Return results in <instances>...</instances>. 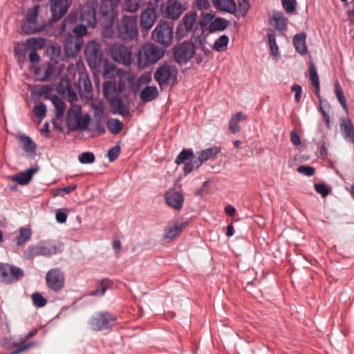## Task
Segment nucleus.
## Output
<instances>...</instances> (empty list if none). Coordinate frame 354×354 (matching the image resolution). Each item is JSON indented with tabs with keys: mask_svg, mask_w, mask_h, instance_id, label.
Wrapping results in <instances>:
<instances>
[{
	"mask_svg": "<svg viewBox=\"0 0 354 354\" xmlns=\"http://www.w3.org/2000/svg\"><path fill=\"white\" fill-rule=\"evenodd\" d=\"M28 59L31 63L37 64L39 62L40 57L36 50L34 49H30L28 53Z\"/></svg>",
	"mask_w": 354,
	"mask_h": 354,
	"instance_id": "nucleus-60",
	"label": "nucleus"
},
{
	"mask_svg": "<svg viewBox=\"0 0 354 354\" xmlns=\"http://www.w3.org/2000/svg\"><path fill=\"white\" fill-rule=\"evenodd\" d=\"M327 103L326 102H323L322 100H319V111L322 112L324 120L326 124V126L330 127V115L326 111Z\"/></svg>",
	"mask_w": 354,
	"mask_h": 354,
	"instance_id": "nucleus-52",
	"label": "nucleus"
},
{
	"mask_svg": "<svg viewBox=\"0 0 354 354\" xmlns=\"http://www.w3.org/2000/svg\"><path fill=\"white\" fill-rule=\"evenodd\" d=\"M24 275L19 268L8 263H0V281L9 284L17 281Z\"/></svg>",
	"mask_w": 354,
	"mask_h": 354,
	"instance_id": "nucleus-9",
	"label": "nucleus"
},
{
	"mask_svg": "<svg viewBox=\"0 0 354 354\" xmlns=\"http://www.w3.org/2000/svg\"><path fill=\"white\" fill-rule=\"evenodd\" d=\"M193 155V151L192 149H183L177 156L175 162L176 165L182 164L189 158H191Z\"/></svg>",
	"mask_w": 354,
	"mask_h": 354,
	"instance_id": "nucleus-43",
	"label": "nucleus"
},
{
	"mask_svg": "<svg viewBox=\"0 0 354 354\" xmlns=\"http://www.w3.org/2000/svg\"><path fill=\"white\" fill-rule=\"evenodd\" d=\"M290 140L292 143L295 146H298L301 144L299 136L295 131H292L290 133Z\"/></svg>",
	"mask_w": 354,
	"mask_h": 354,
	"instance_id": "nucleus-63",
	"label": "nucleus"
},
{
	"mask_svg": "<svg viewBox=\"0 0 354 354\" xmlns=\"http://www.w3.org/2000/svg\"><path fill=\"white\" fill-rule=\"evenodd\" d=\"M228 42V37L223 35L215 41L213 48L218 52H223L227 49Z\"/></svg>",
	"mask_w": 354,
	"mask_h": 354,
	"instance_id": "nucleus-41",
	"label": "nucleus"
},
{
	"mask_svg": "<svg viewBox=\"0 0 354 354\" xmlns=\"http://www.w3.org/2000/svg\"><path fill=\"white\" fill-rule=\"evenodd\" d=\"M341 130L345 138H349L354 142V128L350 120H344L341 124Z\"/></svg>",
	"mask_w": 354,
	"mask_h": 354,
	"instance_id": "nucleus-32",
	"label": "nucleus"
},
{
	"mask_svg": "<svg viewBox=\"0 0 354 354\" xmlns=\"http://www.w3.org/2000/svg\"><path fill=\"white\" fill-rule=\"evenodd\" d=\"M118 74V71L115 66L111 64H105L103 70V76L104 78H114Z\"/></svg>",
	"mask_w": 354,
	"mask_h": 354,
	"instance_id": "nucleus-46",
	"label": "nucleus"
},
{
	"mask_svg": "<svg viewBox=\"0 0 354 354\" xmlns=\"http://www.w3.org/2000/svg\"><path fill=\"white\" fill-rule=\"evenodd\" d=\"M123 128V124L118 119L111 118L107 121V129L113 134L119 133Z\"/></svg>",
	"mask_w": 354,
	"mask_h": 354,
	"instance_id": "nucleus-38",
	"label": "nucleus"
},
{
	"mask_svg": "<svg viewBox=\"0 0 354 354\" xmlns=\"http://www.w3.org/2000/svg\"><path fill=\"white\" fill-rule=\"evenodd\" d=\"M152 37L159 44L169 46L173 38V28L167 23L159 24L153 30Z\"/></svg>",
	"mask_w": 354,
	"mask_h": 354,
	"instance_id": "nucleus-14",
	"label": "nucleus"
},
{
	"mask_svg": "<svg viewBox=\"0 0 354 354\" xmlns=\"http://www.w3.org/2000/svg\"><path fill=\"white\" fill-rule=\"evenodd\" d=\"M165 55V50L153 44H146L136 53L137 65L144 68L159 61Z\"/></svg>",
	"mask_w": 354,
	"mask_h": 354,
	"instance_id": "nucleus-2",
	"label": "nucleus"
},
{
	"mask_svg": "<svg viewBox=\"0 0 354 354\" xmlns=\"http://www.w3.org/2000/svg\"><path fill=\"white\" fill-rule=\"evenodd\" d=\"M202 164L203 163L199 158L193 155V156L191 157L189 161L185 164L184 167V172L185 174H189L194 169L200 167Z\"/></svg>",
	"mask_w": 354,
	"mask_h": 354,
	"instance_id": "nucleus-39",
	"label": "nucleus"
},
{
	"mask_svg": "<svg viewBox=\"0 0 354 354\" xmlns=\"http://www.w3.org/2000/svg\"><path fill=\"white\" fill-rule=\"evenodd\" d=\"M214 6L220 10L230 13H233L236 11V5L234 1L232 0H212Z\"/></svg>",
	"mask_w": 354,
	"mask_h": 354,
	"instance_id": "nucleus-24",
	"label": "nucleus"
},
{
	"mask_svg": "<svg viewBox=\"0 0 354 354\" xmlns=\"http://www.w3.org/2000/svg\"><path fill=\"white\" fill-rule=\"evenodd\" d=\"M315 189L323 197L328 195L330 189L324 184H315Z\"/></svg>",
	"mask_w": 354,
	"mask_h": 354,
	"instance_id": "nucleus-57",
	"label": "nucleus"
},
{
	"mask_svg": "<svg viewBox=\"0 0 354 354\" xmlns=\"http://www.w3.org/2000/svg\"><path fill=\"white\" fill-rule=\"evenodd\" d=\"M27 46L30 49H34L37 50L38 49H42L45 44L46 40L43 38H30L26 40Z\"/></svg>",
	"mask_w": 354,
	"mask_h": 354,
	"instance_id": "nucleus-40",
	"label": "nucleus"
},
{
	"mask_svg": "<svg viewBox=\"0 0 354 354\" xmlns=\"http://www.w3.org/2000/svg\"><path fill=\"white\" fill-rule=\"evenodd\" d=\"M33 111L35 115L41 120L46 116V106L44 104L39 103L34 106Z\"/></svg>",
	"mask_w": 354,
	"mask_h": 354,
	"instance_id": "nucleus-51",
	"label": "nucleus"
},
{
	"mask_svg": "<svg viewBox=\"0 0 354 354\" xmlns=\"http://www.w3.org/2000/svg\"><path fill=\"white\" fill-rule=\"evenodd\" d=\"M85 56L91 68H95L98 67L102 59L100 45L94 41H89L86 46Z\"/></svg>",
	"mask_w": 354,
	"mask_h": 354,
	"instance_id": "nucleus-11",
	"label": "nucleus"
},
{
	"mask_svg": "<svg viewBox=\"0 0 354 354\" xmlns=\"http://www.w3.org/2000/svg\"><path fill=\"white\" fill-rule=\"evenodd\" d=\"M116 5L112 3L109 0H102L100 4L98 12V21L104 28L112 26L115 18L114 8Z\"/></svg>",
	"mask_w": 354,
	"mask_h": 354,
	"instance_id": "nucleus-8",
	"label": "nucleus"
},
{
	"mask_svg": "<svg viewBox=\"0 0 354 354\" xmlns=\"http://www.w3.org/2000/svg\"><path fill=\"white\" fill-rule=\"evenodd\" d=\"M196 3L200 10H207L210 7V0H196Z\"/></svg>",
	"mask_w": 354,
	"mask_h": 354,
	"instance_id": "nucleus-61",
	"label": "nucleus"
},
{
	"mask_svg": "<svg viewBox=\"0 0 354 354\" xmlns=\"http://www.w3.org/2000/svg\"><path fill=\"white\" fill-rule=\"evenodd\" d=\"M272 19L275 22L274 27L279 32L284 31L288 24V19L279 11L273 12Z\"/></svg>",
	"mask_w": 354,
	"mask_h": 354,
	"instance_id": "nucleus-26",
	"label": "nucleus"
},
{
	"mask_svg": "<svg viewBox=\"0 0 354 354\" xmlns=\"http://www.w3.org/2000/svg\"><path fill=\"white\" fill-rule=\"evenodd\" d=\"M32 299L33 304L39 308L44 307L47 303L46 299L38 292L32 295Z\"/></svg>",
	"mask_w": 354,
	"mask_h": 354,
	"instance_id": "nucleus-54",
	"label": "nucleus"
},
{
	"mask_svg": "<svg viewBox=\"0 0 354 354\" xmlns=\"http://www.w3.org/2000/svg\"><path fill=\"white\" fill-rule=\"evenodd\" d=\"M90 122L88 114L82 115L81 107L78 105H72L67 113L66 123L72 131H84L87 129Z\"/></svg>",
	"mask_w": 354,
	"mask_h": 354,
	"instance_id": "nucleus-5",
	"label": "nucleus"
},
{
	"mask_svg": "<svg viewBox=\"0 0 354 354\" xmlns=\"http://www.w3.org/2000/svg\"><path fill=\"white\" fill-rule=\"evenodd\" d=\"M186 225V223H176L169 226L165 230V239L171 241L174 237L178 236Z\"/></svg>",
	"mask_w": 354,
	"mask_h": 354,
	"instance_id": "nucleus-23",
	"label": "nucleus"
},
{
	"mask_svg": "<svg viewBox=\"0 0 354 354\" xmlns=\"http://www.w3.org/2000/svg\"><path fill=\"white\" fill-rule=\"evenodd\" d=\"M68 8V0H50L52 20L56 21L61 19L66 13Z\"/></svg>",
	"mask_w": 354,
	"mask_h": 354,
	"instance_id": "nucleus-18",
	"label": "nucleus"
},
{
	"mask_svg": "<svg viewBox=\"0 0 354 354\" xmlns=\"http://www.w3.org/2000/svg\"><path fill=\"white\" fill-rule=\"evenodd\" d=\"M281 3L288 13H292L296 10L297 1L295 0H281Z\"/></svg>",
	"mask_w": 354,
	"mask_h": 354,
	"instance_id": "nucleus-53",
	"label": "nucleus"
},
{
	"mask_svg": "<svg viewBox=\"0 0 354 354\" xmlns=\"http://www.w3.org/2000/svg\"><path fill=\"white\" fill-rule=\"evenodd\" d=\"M156 19V12L153 8L145 10L140 15V26L142 28L149 30Z\"/></svg>",
	"mask_w": 354,
	"mask_h": 354,
	"instance_id": "nucleus-21",
	"label": "nucleus"
},
{
	"mask_svg": "<svg viewBox=\"0 0 354 354\" xmlns=\"http://www.w3.org/2000/svg\"><path fill=\"white\" fill-rule=\"evenodd\" d=\"M267 36H268V42H269V46H270V48L271 50V53L274 56H277L279 54V48L277 45L275 36L272 33H268Z\"/></svg>",
	"mask_w": 354,
	"mask_h": 354,
	"instance_id": "nucleus-50",
	"label": "nucleus"
},
{
	"mask_svg": "<svg viewBox=\"0 0 354 354\" xmlns=\"http://www.w3.org/2000/svg\"><path fill=\"white\" fill-rule=\"evenodd\" d=\"M50 100L56 109V118L59 119L64 115L65 111L64 102L57 95H53Z\"/></svg>",
	"mask_w": 354,
	"mask_h": 354,
	"instance_id": "nucleus-35",
	"label": "nucleus"
},
{
	"mask_svg": "<svg viewBox=\"0 0 354 354\" xmlns=\"http://www.w3.org/2000/svg\"><path fill=\"white\" fill-rule=\"evenodd\" d=\"M31 236V231L28 228L21 227L19 230V235L17 238V245L19 246L24 245L28 241Z\"/></svg>",
	"mask_w": 354,
	"mask_h": 354,
	"instance_id": "nucleus-42",
	"label": "nucleus"
},
{
	"mask_svg": "<svg viewBox=\"0 0 354 354\" xmlns=\"http://www.w3.org/2000/svg\"><path fill=\"white\" fill-rule=\"evenodd\" d=\"M110 55L112 59L124 66H129L131 63V51L127 46L115 43L110 48Z\"/></svg>",
	"mask_w": 354,
	"mask_h": 354,
	"instance_id": "nucleus-10",
	"label": "nucleus"
},
{
	"mask_svg": "<svg viewBox=\"0 0 354 354\" xmlns=\"http://www.w3.org/2000/svg\"><path fill=\"white\" fill-rule=\"evenodd\" d=\"M142 0H125L123 10L128 12H136L141 7Z\"/></svg>",
	"mask_w": 354,
	"mask_h": 354,
	"instance_id": "nucleus-37",
	"label": "nucleus"
},
{
	"mask_svg": "<svg viewBox=\"0 0 354 354\" xmlns=\"http://www.w3.org/2000/svg\"><path fill=\"white\" fill-rule=\"evenodd\" d=\"M1 344L3 346H4L5 348H10L11 347H17V348L15 350L12 351L10 354L21 353L22 352L26 351V350H28V348H30V347H32L33 346V344L31 342L26 343V344H22L21 345H18L16 343L12 344V343L8 342V340L7 339L2 340Z\"/></svg>",
	"mask_w": 354,
	"mask_h": 354,
	"instance_id": "nucleus-28",
	"label": "nucleus"
},
{
	"mask_svg": "<svg viewBox=\"0 0 354 354\" xmlns=\"http://www.w3.org/2000/svg\"><path fill=\"white\" fill-rule=\"evenodd\" d=\"M40 6L36 5L28 10L26 19L21 24V30L26 34H35L40 32L44 27L45 23L39 15Z\"/></svg>",
	"mask_w": 354,
	"mask_h": 354,
	"instance_id": "nucleus-4",
	"label": "nucleus"
},
{
	"mask_svg": "<svg viewBox=\"0 0 354 354\" xmlns=\"http://www.w3.org/2000/svg\"><path fill=\"white\" fill-rule=\"evenodd\" d=\"M38 167L30 168L24 172L13 175L11 178L21 185H27L32 179V176L38 171Z\"/></svg>",
	"mask_w": 354,
	"mask_h": 354,
	"instance_id": "nucleus-22",
	"label": "nucleus"
},
{
	"mask_svg": "<svg viewBox=\"0 0 354 354\" xmlns=\"http://www.w3.org/2000/svg\"><path fill=\"white\" fill-rule=\"evenodd\" d=\"M62 244L54 241H41L29 246L24 252L26 259H32L37 256L49 257L62 251Z\"/></svg>",
	"mask_w": 354,
	"mask_h": 354,
	"instance_id": "nucleus-3",
	"label": "nucleus"
},
{
	"mask_svg": "<svg viewBox=\"0 0 354 354\" xmlns=\"http://www.w3.org/2000/svg\"><path fill=\"white\" fill-rule=\"evenodd\" d=\"M194 53V46L190 41H184L176 46L174 49V58L180 64L187 63L193 57Z\"/></svg>",
	"mask_w": 354,
	"mask_h": 354,
	"instance_id": "nucleus-12",
	"label": "nucleus"
},
{
	"mask_svg": "<svg viewBox=\"0 0 354 354\" xmlns=\"http://www.w3.org/2000/svg\"><path fill=\"white\" fill-rule=\"evenodd\" d=\"M291 90L295 92V100L297 102H299L301 99V87L298 84H294Z\"/></svg>",
	"mask_w": 354,
	"mask_h": 354,
	"instance_id": "nucleus-62",
	"label": "nucleus"
},
{
	"mask_svg": "<svg viewBox=\"0 0 354 354\" xmlns=\"http://www.w3.org/2000/svg\"><path fill=\"white\" fill-rule=\"evenodd\" d=\"M47 286L53 291H59L64 287V275L59 268H52L46 274Z\"/></svg>",
	"mask_w": 354,
	"mask_h": 354,
	"instance_id": "nucleus-15",
	"label": "nucleus"
},
{
	"mask_svg": "<svg viewBox=\"0 0 354 354\" xmlns=\"http://www.w3.org/2000/svg\"><path fill=\"white\" fill-rule=\"evenodd\" d=\"M220 151L221 149L219 147H212L201 151L198 153V157L203 163V162L216 156Z\"/></svg>",
	"mask_w": 354,
	"mask_h": 354,
	"instance_id": "nucleus-31",
	"label": "nucleus"
},
{
	"mask_svg": "<svg viewBox=\"0 0 354 354\" xmlns=\"http://www.w3.org/2000/svg\"><path fill=\"white\" fill-rule=\"evenodd\" d=\"M165 199L166 203L169 207L176 210H179L183 207L184 196L181 193L174 189L169 190L165 196Z\"/></svg>",
	"mask_w": 354,
	"mask_h": 354,
	"instance_id": "nucleus-19",
	"label": "nucleus"
},
{
	"mask_svg": "<svg viewBox=\"0 0 354 354\" xmlns=\"http://www.w3.org/2000/svg\"><path fill=\"white\" fill-rule=\"evenodd\" d=\"M55 67L52 64L48 65L44 71V75L41 79L42 81H47L49 78L54 75Z\"/></svg>",
	"mask_w": 354,
	"mask_h": 354,
	"instance_id": "nucleus-58",
	"label": "nucleus"
},
{
	"mask_svg": "<svg viewBox=\"0 0 354 354\" xmlns=\"http://www.w3.org/2000/svg\"><path fill=\"white\" fill-rule=\"evenodd\" d=\"M309 73L312 85L314 87H317L319 85V80L317 69L313 62H310Z\"/></svg>",
	"mask_w": 354,
	"mask_h": 354,
	"instance_id": "nucleus-47",
	"label": "nucleus"
},
{
	"mask_svg": "<svg viewBox=\"0 0 354 354\" xmlns=\"http://www.w3.org/2000/svg\"><path fill=\"white\" fill-rule=\"evenodd\" d=\"M80 87H83L84 90L86 93H89L92 90V86L91 82L88 77V75L86 74L81 75L80 77Z\"/></svg>",
	"mask_w": 354,
	"mask_h": 354,
	"instance_id": "nucleus-48",
	"label": "nucleus"
},
{
	"mask_svg": "<svg viewBox=\"0 0 354 354\" xmlns=\"http://www.w3.org/2000/svg\"><path fill=\"white\" fill-rule=\"evenodd\" d=\"M118 37L122 39H132L138 36L136 16H124L118 23Z\"/></svg>",
	"mask_w": 354,
	"mask_h": 354,
	"instance_id": "nucleus-7",
	"label": "nucleus"
},
{
	"mask_svg": "<svg viewBox=\"0 0 354 354\" xmlns=\"http://www.w3.org/2000/svg\"><path fill=\"white\" fill-rule=\"evenodd\" d=\"M246 120V115L242 112H239L233 115L230 120L229 129L231 133H236L241 130L240 126L238 122Z\"/></svg>",
	"mask_w": 354,
	"mask_h": 354,
	"instance_id": "nucleus-29",
	"label": "nucleus"
},
{
	"mask_svg": "<svg viewBox=\"0 0 354 354\" xmlns=\"http://www.w3.org/2000/svg\"><path fill=\"white\" fill-rule=\"evenodd\" d=\"M110 287V281L105 279H103L97 286L96 290L93 291L92 295H103L106 290Z\"/></svg>",
	"mask_w": 354,
	"mask_h": 354,
	"instance_id": "nucleus-44",
	"label": "nucleus"
},
{
	"mask_svg": "<svg viewBox=\"0 0 354 354\" xmlns=\"http://www.w3.org/2000/svg\"><path fill=\"white\" fill-rule=\"evenodd\" d=\"M97 3L95 0H88L81 6L79 14L71 13L68 15L60 25L59 34H65L67 29L71 28L72 24L78 22L84 23L88 27L93 28L97 22Z\"/></svg>",
	"mask_w": 354,
	"mask_h": 354,
	"instance_id": "nucleus-1",
	"label": "nucleus"
},
{
	"mask_svg": "<svg viewBox=\"0 0 354 354\" xmlns=\"http://www.w3.org/2000/svg\"><path fill=\"white\" fill-rule=\"evenodd\" d=\"M249 8L250 6L248 3L245 0H242V1L239 3V9L243 15H246Z\"/></svg>",
	"mask_w": 354,
	"mask_h": 354,
	"instance_id": "nucleus-64",
	"label": "nucleus"
},
{
	"mask_svg": "<svg viewBox=\"0 0 354 354\" xmlns=\"http://www.w3.org/2000/svg\"><path fill=\"white\" fill-rule=\"evenodd\" d=\"M120 151V146H114L111 148L108 151V157L111 162L114 161L119 156Z\"/></svg>",
	"mask_w": 354,
	"mask_h": 354,
	"instance_id": "nucleus-56",
	"label": "nucleus"
},
{
	"mask_svg": "<svg viewBox=\"0 0 354 354\" xmlns=\"http://www.w3.org/2000/svg\"><path fill=\"white\" fill-rule=\"evenodd\" d=\"M19 140L22 145L23 149L27 153H34L36 150V145L33 142L32 140L28 136H20Z\"/></svg>",
	"mask_w": 354,
	"mask_h": 354,
	"instance_id": "nucleus-34",
	"label": "nucleus"
},
{
	"mask_svg": "<svg viewBox=\"0 0 354 354\" xmlns=\"http://www.w3.org/2000/svg\"><path fill=\"white\" fill-rule=\"evenodd\" d=\"M111 106L115 109L116 113L122 115L129 113V108L127 104L119 97H113L111 101Z\"/></svg>",
	"mask_w": 354,
	"mask_h": 354,
	"instance_id": "nucleus-30",
	"label": "nucleus"
},
{
	"mask_svg": "<svg viewBox=\"0 0 354 354\" xmlns=\"http://www.w3.org/2000/svg\"><path fill=\"white\" fill-rule=\"evenodd\" d=\"M293 44L296 50L301 54L305 55L307 53V47L306 46V34L300 33L294 37Z\"/></svg>",
	"mask_w": 354,
	"mask_h": 354,
	"instance_id": "nucleus-27",
	"label": "nucleus"
},
{
	"mask_svg": "<svg viewBox=\"0 0 354 354\" xmlns=\"http://www.w3.org/2000/svg\"><path fill=\"white\" fill-rule=\"evenodd\" d=\"M67 214L61 209H57L55 213V218L57 222L64 223L67 219Z\"/></svg>",
	"mask_w": 354,
	"mask_h": 354,
	"instance_id": "nucleus-59",
	"label": "nucleus"
},
{
	"mask_svg": "<svg viewBox=\"0 0 354 354\" xmlns=\"http://www.w3.org/2000/svg\"><path fill=\"white\" fill-rule=\"evenodd\" d=\"M79 161L82 164H91L95 161V156L92 152H83L79 156Z\"/></svg>",
	"mask_w": 354,
	"mask_h": 354,
	"instance_id": "nucleus-49",
	"label": "nucleus"
},
{
	"mask_svg": "<svg viewBox=\"0 0 354 354\" xmlns=\"http://www.w3.org/2000/svg\"><path fill=\"white\" fill-rule=\"evenodd\" d=\"M84 41L82 38L70 35L64 42V51L67 57H74L81 50Z\"/></svg>",
	"mask_w": 354,
	"mask_h": 354,
	"instance_id": "nucleus-17",
	"label": "nucleus"
},
{
	"mask_svg": "<svg viewBox=\"0 0 354 354\" xmlns=\"http://www.w3.org/2000/svg\"><path fill=\"white\" fill-rule=\"evenodd\" d=\"M297 171L299 173L304 174L306 176H312L315 173V169L314 167H312L310 166H306V165H302V166L299 167L297 168Z\"/></svg>",
	"mask_w": 354,
	"mask_h": 354,
	"instance_id": "nucleus-55",
	"label": "nucleus"
},
{
	"mask_svg": "<svg viewBox=\"0 0 354 354\" xmlns=\"http://www.w3.org/2000/svg\"><path fill=\"white\" fill-rule=\"evenodd\" d=\"M72 28L73 32L74 33V36L75 37L82 38V37L87 34V28H89L88 26L84 24V23L78 22L77 24H72L71 28L67 29L69 30Z\"/></svg>",
	"mask_w": 354,
	"mask_h": 354,
	"instance_id": "nucleus-36",
	"label": "nucleus"
},
{
	"mask_svg": "<svg viewBox=\"0 0 354 354\" xmlns=\"http://www.w3.org/2000/svg\"><path fill=\"white\" fill-rule=\"evenodd\" d=\"M228 24L229 22L226 19L223 18H217L211 21L208 29L211 32L223 30L227 27Z\"/></svg>",
	"mask_w": 354,
	"mask_h": 354,
	"instance_id": "nucleus-33",
	"label": "nucleus"
},
{
	"mask_svg": "<svg viewBox=\"0 0 354 354\" xmlns=\"http://www.w3.org/2000/svg\"><path fill=\"white\" fill-rule=\"evenodd\" d=\"M197 15L194 12L186 13L183 19V24L178 25L176 30V35L183 37L186 32H192L197 28Z\"/></svg>",
	"mask_w": 354,
	"mask_h": 354,
	"instance_id": "nucleus-16",
	"label": "nucleus"
},
{
	"mask_svg": "<svg viewBox=\"0 0 354 354\" xmlns=\"http://www.w3.org/2000/svg\"><path fill=\"white\" fill-rule=\"evenodd\" d=\"M177 72L178 71L175 66L164 64L155 71L154 80L162 87L167 85L170 79L174 78L177 75Z\"/></svg>",
	"mask_w": 354,
	"mask_h": 354,
	"instance_id": "nucleus-13",
	"label": "nucleus"
},
{
	"mask_svg": "<svg viewBox=\"0 0 354 354\" xmlns=\"http://www.w3.org/2000/svg\"><path fill=\"white\" fill-rule=\"evenodd\" d=\"M116 323V317L106 311L97 312L90 317L88 324L94 331H101L111 328Z\"/></svg>",
	"mask_w": 354,
	"mask_h": 354,
	"instance_id": "nucleus-6",
	"label": "nucleus"
},
{
	"mask_svg": "<svg viewBox=\"0 0 354 354\" xmlns=\"http://www.w3.org/2000/svg\"><path fill=\"white\" fill-rule=\"evenodd\" d=\"M335 91L336 97H337L338 101L339 102V103L341 104L342 106L343 107V109L344 110L347 111V105H346V99H345L344 93L342 91V89L341 88V87L338 83H336L335 85Z\"/></svg>",
	"mask_w": 354,
	"mask_h": 354,
	"instance_id": "nucleus-45",
	"label": "nucleus"
},
{
	"mask_svg": "<svg viewBox=\"0 0 354 354\" xmlns=\"http://www.w3.org/2000/svg\"><path fill=\"white\" fill-rule=\"evenodd\" d=\"M140 98L144 102H151L158 96L156 86H147L140 92Z\"/></svg>",
	"mask_w": 354,
	"mask_h": 354,
	"instance_id": "nucleus-25",
	"label": "nucleus"
},
{
	"mask_svg": "<svg viewBox=\"0 0 354 354\" xmlns=\"http://www.w3.org/2000/svg\"><path fill=\"white\" fill-rule=\"evenodd\" d=\"M184 9L181 3L177 0H167L165 13L171 19H177L183 13Z\"/></svg>",
	"mask_w": 354,
	"mask_h": 354,
	"instance_id": "nucleus-20",
	"label": "nucleus"
}]
</instances>
